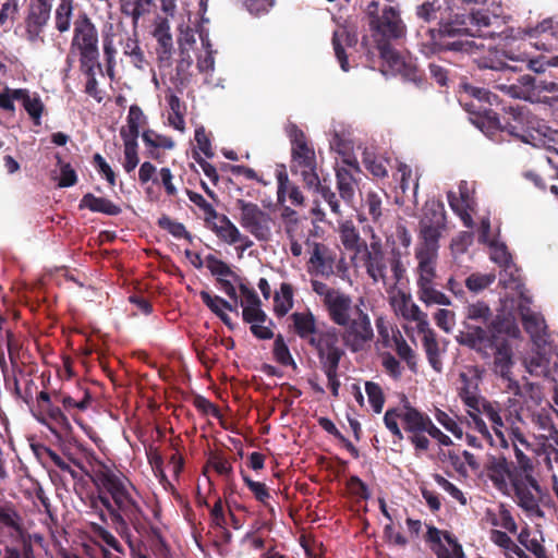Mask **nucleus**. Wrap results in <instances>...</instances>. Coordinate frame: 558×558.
Listing matches in <instances>:
<instances>
[{"label":"nucleus","mask_w":558,"mask_h":558,"mask_svg":"<svg viewBox=\"0 0 558 558\" xmlns=\"http://www.w3.org/2000/svg\"><path fill=\"white\" fill-rule=\"evenodd\" d=\"M481 69H488L497 73L507 74L515 71V68L507 64L497 53L483 58L478 62Z\"/></svg>","instance_id":"nucleus-57"},{"label":"nucleus","mask_w":558,"mask_h":558,"mask_svg":"<svg viewBox=\"0 0 558 558\" xmlns=\"http://www.w3.org/2000/svg\"><path fill=\"white\" fill-rule=\"evenodd\" d=\"M272 353H274V359L280 365L292 366L293 368H296V363L293 360L282 335H280V333L277 335L275 338Z\"/></svg>","instance_id":"nucleus-46"},{"label":"nucleus","mask_w":558,"mask_h":558,"mask_svg":"<svg viewBox=\"0 0 558 558\" xmlns=\"http://www.w3.org/2000/svg\"><path fill=\"white\" fill-rule=\"evenodd\" d=\"M518 498V505L525 511H539L538 499L532 489L539 493L541 486L533 475H515L511 484Z\"/></svg>","instance_id":"nucleus-17"},{"label":"nucleus","mask_w":558,"mask_h":558,"mask_svg":"<svg viewBox=\"0 0 558 558\" xmlns=\"http://www.w3.org/2000/svg\"><path fill=\"white\" fill-rule=\"evenodd\" d=\"M293 306V288L288 282H282L280 291L274 296V312L278 317H283Z\"/></svg>","instance_id":"nucleus-37"},{"label":"nucleus","mask_w":558,"mask_h":558,"mask_svg":"<svg viewBox=\"0 0 558 558\" xmlns=\"http://www.w3.org/2000/svg\"><path fill=\"white\" fill-rule=\"evenodd\" d=\"M290 319L292 322L293 332L307 344L312 341V338L316 337L322 331V327L317 325L315 315L308 310L292 313Z\"/></svg>","instance_id":"nucleus-21"},{"label":"nucleus","mask_w":558,"mask_h":558,"mask_svg":"<svg viewBox=\"0 0 558 558\" xmlns=\"http://www.w3.org/2000/svg\"><path fill=\"white\" fill-rule=\"evenodd\" d=\"M539 94L545 98L539 102L558 108V81L539 78Z\"/></svg>","instance_id":"nucleus-54"},{"label":"nucleus","mask_w":558,"mask_h":558,"mask_svg":"<svg viewBox=\"0 0 558 558\" xmlns=\"http://www.w3.org/2000/svg\"><path fill=\"white\" fill-rule=\"evenodd\" d=\"M362 207L374 223H379L383 217V202L381 197L376 192H367L363 199Z\"/></svg>","instance_id":"nucleus-45"},{"label":"nucleus","mask_w":558,"mask_h":558,"mask_svg":"<svg viewBox=\"0 0 558 558\" xmlns=\"http://www.w3.org/2000/svg\"><path fill=\"white\" fill-rule=\"evenodd\" d=\"M464 330L457 337L459 344L476 351L482 357H489V348L501 336L518 338L520 329L515 322L506 315H494L485 301H476L465 306Z\"/></svg>","instance_id":"nucleus-5"},{"label":"nucleus","mask_w":558,"mask_h":558,"mask_svg":"<svg viewBox=\"0 0 558 558\" xmlns=\"http://www.w3.org/2000/svg\"><path fill=\"white\" fill-rule=\"evenodd\" d=\"M236 208L240 210L239 222L257 241L268 242L271 239V225L274 220L269 213L263 210L257 204L236 199Z\"/></svg>","instance_id":"nucleus-13"},{"label":"nucleus","mask_w":558,"mask_h":558,"mask_svg":"<svg viewBox=\"0 0 558 558\" xmlns=\"http://www.w3.org/2000/svg\"><path fill=\"white\" fill-rule=\"evenodd\" d=\"M490 258L501 268L508 267V269H510L512 267L511 263L513 262V259L505 244H496L494 246Z\"/></svg>","instance_id":"nucleus-63"},{"label":"nucleus","mask_w":558,"mask_h":558,"mask_svg":"<svg viewBox=\"0 0 558 558\" xmlns=\"http://www.w3.org/2000/svg\"><path fill=\"white\" fill-rule=\"evenodd\" d=\"M206 267L214 276H218V278L232 277L236 282L241 280V278L230 268L227 263L217 258L213 254L206 256Z\"/></svg>","instance_id":"nucleus-47"},{"label":"nucleus","mask_w":558,"mask_h":558,"mask_svg":"<svg viewBox=\"0 0 558 558\" xmlns=\"http://www.w3.org/2000/svg\"><path fill=\"white\" fill-rule=\"evenodd\" d=\"M89 478L97 492L89 498L90 507L98 510L100 504L118 527L124 530L130 523L138 531L144 513L132 497L133 486L129 478L119 470H113L101 461L93 468Z\"/></svg>","instance_id":"nucleus-4"},{"label":"nucleus","mask_w":558,"mask_h":558,"mask_svg":"<svg viewBox=\"0 0 558 558\" xmlns=\"http://www.w3.org/2000/svg\"><path fill=\"white\" fill-rule=\"evenodd\" d=\"M307 262V271L312 276L329 278L335 274L336 254L324 243L313 242Z\"/></svg>","instance_id":"nucleus-15"},{"label":"nucleus","mask_w":558,"mask_h":558,"mask_svg":"<svg viewBox=\"0 0 558 558\" xmlns=\"http://www.w3.org/2000/svg\"><path fill=\"white\" fill-rule=\"evenodd\" d=\"M80 68L87 77L85 93L93 97L97 102H101L104 100V95L102 90L98 88L95 71L96 69L101 71L100 62L80 63Z\"/></svg>","instance_id":"nucleus-34"},{"label":"nucleus","mask_w":558,"mask_h":558,"mask_svg":"<svg viewBox=\"0 0 558 558\" xmlns=\"http://www.w3.org/2000/svg\"><path fill=\"white\" fill-rule=\"evenodd\" d=\"M71 48L80 54V63L99 62L98 32L86 13L74 22Z\"/></svg>","instance_id":"nucleus-12"},{"label":"nucleus","mask_w":558,"mask_h":558,"mask_svg":"<svg viewBox=\"0 0 558 558\" xmlns=\"http://www.w3.org/2000/svg\"><path fill=\"white\" fill-rule=\"evenodd\" d=\"M436 420L448 430L450 432L454 437L461 438L463 435L462 428L460 425L456 422L454 418L449 416L446 412L441 410H437Z\"/></svg>","instance_id":"nucleus-64"},{"label":"nucleus","mask_w":558,"mask_h":558,"mask_svg":"<svg viewBox=\"0 0 558 558\" xmlns=\"http://www.w3.org/2000/svg\"><path fill=\"white\" fill-rule=\"evenodd\" d=\"M464 109L475 117L473 123L486 135L504 133V118L501 119L490 107H480L475 101H471L464 102Z\"/></svg>","instance_id":"nucleus-16"},{"label":"nucleus","mask_w":558,"mask_h":558,"mask_svg":"<svg viewBox=\"0 0 558 558\" xmlns=\"http://www.w3.org/2000/svg\"><path fill=\"white\" fill-rule=\"evenodd\" d=\"M396 343V352L401 360H403L408 367L412 372H416V356L412 348L404 340L402 335L399 332L398 336L393 337Z\"/></svg>","instance_id":"nucleus-48"},{"label":"nucleus","mask_w":558,"mask_h":558,"mask_svg":"<svg viewBox=\"0 0 558 558\" xmlns=\"http://www.w3.org/2000/svg\"><path fill=\"white\" fill-rule=\"evenodd\" d=\"M0 523L20 534L23 532L21 515L12 506L0 507Z\"/></svg>","instance_id":"nucleus-52"},{"label":"nucleus","mask_w":558,"mask_h":558,"mask_svg":"<svg viewBox=\"0 0 558 558\" xmlns=\"http://www.w3.org/2000/svg\"><path fill=\"white\" fill-rule=\"evenodd\" d=\"M363 260L368 277L375 283L381 282L384 287H396L407 272L401 252L392 248L389 254L386 253L373 230L369 246L363 252Z\"/></svg>","instance_id":"nucleus-8"},{"label":"nucleus","mask_w":558,"mask_h":558,"mask_svg":"<svg viewBox=\"0 0 558 558\" xmlns=\"http://www.w3.org/2000/svg\"><path fill=\"white\" fill-rule=\"evenodd\" d=\"M496 279V275L493 272L481 274L473 272L465 279V287L474 293H478L488 288Z\"/></svg>","instance_id":"nucleus-49"},{"label":"nucleus","mask_w":558,"mask_h":558,"mask_svg":"<svg viewBox=\"0 0 558 558\" xmlns=\"http://www.w3.org/2000/svg\"><path fill=\"white\" fill-rule=\"evenodd\" d=\"M498 96L484 87H477L470 83L463 82L460 84V104L464 107V102L475 101L476 106L490 107L496 102Z\"/></svg>","instance_id":"nucleus-25"},{"label":"nucleus","mask_w":558,"mask_h":558,"mask_svg":"<svg viewBox=\"0 0 558 558\" xmlns=\"http://www.w3.org/2000/svg\"><path fill=\"white\" fill-rule=\"evenodd\" d=\"M494 351V372L499 377H508L511 374L514 365L513 351L509 341L501 336L496 339L494 344L489 348V355Z\"/></svg>","instance_id":"nucleus-20"},{"label":"nucleus","mask_w":558,"mask_h":558,"mask_svg":"<svg viewBox=\"0 0 558 558\" xmlns=\"http://www.w3.org/2000/svg\"><path fill=\"white\" fill-rule=\"evenodd\" d=\"M158 226L167 230L170 234H172L177 239H186L192 242V236L190 232L185 229L184 225L178 221L172 220L169 216L163 215L158 219Z\"/></svg>","instance_id":"nucleus-51"},{"label":"nucleus","mask_w":558,"mask_h":558,"mask_svg":"<svg viewBox=\"0 0 558 558\" xmlns=\"http://www.w3.org/2000/svg\"><path fill=\"white\" fill-rule=\"evenodd\" d=\"M365 391L373 411L377 414L380 413L385 404V396L381 387L377 383L366 381Z\"/></svg>","instance_id":"nucleus-50"},{"label":"nucleus","mask_w":558,"mask_h":558,"mask_svg":"<svg viewBox=\"0 0 558 558\" xmlns=\"http://www.w3.org/2000/svg\"><path fill=\"white\" fill-rule=\"evenodd\" d=\"M524 34L529 38H558V17L549 16L537 22L535 25H527Z\"/></svg>","instance_id":"nucleus-31"},{"label":"nucleus","mask_w":558,"mask_h":558,"mask_svg":"<svg viewBox=\"0 0 558 558\" xmlns=\"http://www.w3.org/2000/svg\"><path fill=\"white\" fill-rule=\"evenodd\" d=\"M347 167H338L336 169V179H337V189L339 191L340 197L348 205H352L355 195V189L357 186L356 180L354 178L353 171L359 172V166L353 163H348Z\"/></svg>","instance_id":"nucleus-23"},{"label":"nucleus","mask_w":558,"mask_h":558,"mask_svg":"<svg viewBox=\"0 0 558 558\" xmlns=\"http://www.w3.org/2000/svg\"><path fill=\"white\" fill-rule=\"evenodd\" d=\"M217 222L209 223L210 229L215 234L229 245L236 244L240 239V230L226 215L217 213Z\"/></svg>","instance_id":"nucleus-28"},{"label":"nucleus","mask_w":558,"mask_h":558,"mask_svg":"<svg viewBox=\"0 0 558 558\" xmlns=\"http://www.w3.org/2000/svg\"><path fill=\"white\" fill-rule=\"evenodd\" d=\"M446 228V213L440 201H428L418 222V242L414 250L416 284L420 301L426 305H450V299L436 289V266L439 257V240Z\"/></svg>","instance_id":"nucleus-2"},{"label":"nucleus","mask_w":558,"mask_h":558,"mask_svg":"<svg viewBox=\"0 0 558 558\" xmlns=\"http://www.w3.org/2000/svg\"><path fill=\"white\" fill-rule=\"evenodd\" d=\"M493 82L496 89L504 92L511 98L523 99L530 102H539L545 99L539 94V78L535 76L524 74L517 77L514 82H510L509 77H507V82H502L499 75Z\"/></svg>","instance_id":"nucleus-14"},{"label":"nucleus","mask_w":558,"mask_h":558,"mask_svg":"<svg viewBox=\"0 0 558 558\" xmlns=\"http://www.w3.org/2000/svg\"><path fill=\"white\" fill-rule=\"evenodd\" d=\"M124 145V161L123 168L125 172H132L138 165L140 158L137 154V141L123 140Z\"/></svg>","instance_id":"nucleus-56"},{"label":"nucleus","mask_w":558,"mask_h":558,"mask_svg":"<svg viewBox=\"0 0 558 558\" xmlns=\"http://www.w3.org/2000/svg\"><path fill=\"white\" fill-rule=\"evenodd\" d=\"M16 100L23 101V107L36 123H39L44 105L39 98H31L27 89L19 88L15 93Z\"/></svg>","instance_id":"nucleus-40"},{"label":"nucleus","mask_w":558,"mask_h":558,"mask_svg":"<svg viewBox=\"0 0 558 558\" xmlns=\"http://www.w3.org/2000/svg\"><path fill=\"white\" fill-rule=\"evenodd\" d=\"M142 140L150 148L148 157L158 161L160 160V154L157 151L158 148L172 149L174 147V142L171 137L158 134L154 130L144 131Z\"/></svg>","instance_id":"nucleus-30"},{"label":"nucleus","mask_w":558,"mask_h":558,"mask_svg":"<svg viewBox=\"0 0 558 558\" xmlns=\"http://www.w3.org/2000/svg\"><path fill=\"white\" fill-rule=\"evenodd\" d=\"M339 238L344 248L355 254L363 253L369 246L361 239L359 230L350 220L339 226Z\"/></svg>","instance_id":"nucleus-27"},{"label":"nucleus","mask_w":558,"mask_h":558,"mask_svg":"<svg viewBox=\"0 0 558 558\" xmlns=\"http://www.w3.org/2000/svg\"><path fill=\"white\" fill-rule=\"evenodd\" d=\"M301 175L304 184L310 189H315L325 202H327L333 214L341 215L340 203L336 193L329 186L320 182L316 172V167L301 168Z\"/></svg>","instance_id":"nucleus-22"},{"label":"nucleus","mask_w":558,"mask_h":558,"mask_svg":"<svg viewBox=\"0 0 558 558\" xmlns=\"http://www.w3.org/2000/svg\"><path fill=\"white\" fill-rule=\"evenodd\" d=\"M241 475H242L244 483L246 484L248 489L253 493L256 500L266 505L268 499L270 498L267 486L264 483L253 481L243 471L241 472Z\"/></svg>","instance_id":"nucleus-60"},{"label":"nucleus","mask_w":558,"mask_h":558,"mask_svg":"<svg viewBox=\"0 0 558 558\" xmlns=\"http://www.w3.org/2000/svg\"><path fill=\"white\" fill-rule=\"evenodd\" d=\"M292 160L299 168L316 167L315 151L307 144L291 149Z\"/></svg>","instance_id":"nucleus-44"},{"label":"nucleus","mask_w":558,"mask_h":558,"mask_svg":"<svg viewBox=\"0 0 558 558\" xmlns=\"http://www.w3.org/2000/svg\"><path fill=\"white\" fill-rule=\"evenodd\" d=\"M154 0H121V11L132 19L136 26L138 20L150 12Z\"/></svg>","instance_id":"nucleus-36"},{"label":"nucleus","mask_w":558,"mask_h":558,"mask_svg":"<svg viewBox=\"0 0 558 558\" xmlns=\"http://www.w3.org/2000/svg\"><path fill=\"white\" fill-rule=\"evenodd\" d=\"M312 290L322 298L329 320L343 328L342 340L352 353H357L373 340L374 330L364 300L355 302L351 295L339 289L312 279Z\"/></svg>","instance_id":"nucleus-3"},{"label":"nucleus","mask_w":558,"mask_h":558,"mask_svg":"<svg viewBox=\"0 0 558 558\" xmlns=\"http://www.w3.org/2000/svg\"><path fill=\"white\" fill-rule=\"evenodd\" d=\"M481 414H484L492 422L493 429L496 436L500 439L501 446L508 447L505 433L502 432V418L496 405L487 401L486 404H484V408H482Z\"/></svg>","instance_id":"nucleus-41"},{"label":"nucleus","mask_w":558,"mask_h":558,"mask_svg":"<svg viewBox=\"0 0 558 558\" xmlns=\"http://www.w3.org/2000/svg\"><path fill=\"white\" fill-rule=\"evenodd\" d=\"M78 208L89 209L93 213H100L108 216H118L122 209L119 205L114 204L111 199L100 196H95L93 193H86L80 201Z\"/></svg>","instance_id":"nucleus-26"},{"label":"nucleus","mask_w":558,"mask_h":558,"mask_svg":"<svg viewBox=\"0 0 558 558\" xmlns=\"http://www.w3.org/2000/svg\"><path fill=\"white\" fill-rule=\"evenodd\" d=\"M368 26L380 59L385 64L398 69L402 62L401 56L393 48V43L403 38L407 32L399 12L390 5H386L380 12V17L371 20Z\"/></svg>","instance_id":"nucleus-9"},{"label":"nucleus","mask_w":558,"mask_h":558,"mask_svg":"<svg viewBox=\"0 0 558 558\" xmlns=\"http://www.w3.org/2000/svg\"><path fill=\"white\" fill-rule=\"evenodd\" d=\"M497 16L486 10L466 11L448 0L447 9L437 28H425L417 33V46L426 57L445 51L472 56L478 53L483 45L470 38L493 36L490 26Z\"/></svg>","instance_id":"nucleus-1"},{"label":"nucleus","mask_w":558,"mask_h":558,"mask_svg":"<svg viewBox=\"0 0 558 558\" xmlns=\"http://www.w3.org/2000/svg\"><path fill=\"white\" fill-rule=\"evenodd\" d=\"M337 325L322 324V331L307 344L316 355L319 368L339 367L348 348L343 340V329L340 331Z\"/></svg>","instance_id":"nucleus-10"},{"label":"nucleus","mask_w":558,"mask_h":558,"mask_svg":"<svg viewBox=\"0 0 558 558\" xmlns=\"http://www.w3.org/2000/svg\"><path fill=\"white\" fill-rule=\"evenodd\" d=\"M422 342L428 363L430 364L435 372L441 373L442 362L439 354V347L438 341L436 339V333L428 332L427 336L423 337Z\"/></svg>","instance_id":"nucleus-39"},{"label":"nucleus","mask_w":558,"mask_h":558,"mask_svg":"<svg viewBox=\"0 0 558 558\" xmlns=\"http://www.w3.org/2000/svg\"><path fill=\"white\" fill-rule=\"evenodd\" d=\"M520 312L522 325L525 331L534 341L542 339L546 329L544 319L538 314L532 312L529 307H521Z\"/></svg>","instance_id":"nucleus-33"},{"label":"nucleus","mask_w":558,"mask_h":558,"mask_svg":"<svg viewBox=\"0 0 558 558\" xmlns=\"http://www.w3.org/2000/svg\"><path fill=\"white\" fill-rule=\"evenodd\" d=\"M485 470L494 486L500 492H505L508 488V481L512 484L513 476L519 475L518 472L513 470L512 462H508L502 456L490 457L486 463Z\"/></svg>","instance_id":"nucleus-18"},{"label":"nucleus","mask_w":558,"mask_h":558,"mask_svg":"<svg viewBox=\"0 0 558 558\" xmlns=\"http://www.w3.org/2000/svg\"><path fill=\"white\" fill-rule=\"evenodd\" d=\"M37 421L45 425L57 438L72 432L71 423L64 412L72 414L74 410L85 411L93 401L90 392L84 396H72L64 388L51 391H40L36 398Z\"/></svg>","instance_id":"nucleus-6"},{"label":"nucleus","mask_w":558,"mask_h":558,"mask_svg":"<svg viewBox=\"0 0 558 558\" xmlns=\"http://www.w3.org/2000/svg\"><path fill=\"white\" fill-rule=\"evenodd\" d=\"M343 44H345L347 46H353L355 44V37L351 36L347 29L335 31L332 35V46L335 54L340 63V68L344 72H348L350 70V65Z\"/></svg>","instance_id":"nucleus-32"},{"label":"nucleus","mask_w":558,"mask_h":558,"mask_svg":"<svg viewBox=\"0 0 558 558\" xmlns=\"http://www.w3.org/2000/svg\"><path fill=\"white\" fill-rule=\"evenodd\" d=\"M93 165L97 169V171L105 177L110 186H114L117 182V177L114 171L111 169L106 159L99 154L96 153L93 156Z\"/></svg>","instance_id":"nucleus-62"},{"label":"nucleus","mask_w":558,"mask_h":558,"mask_svg":"<svg viewBox=\"0 0 558 558\" xmlns=\"http://www.w3.org/2000/svg\"><path fill=\"white\" fill-rule=\"evenodd\" d=\"M401 421L403 430L408 435V440L413 445L416 454L426 452L429 449L430 441L426 433L432 424V418L424 412L412 407L404 397L401 407L389 408L384 415L386 428L398 439L404 438L398 421Z\"/></svg>","instance_id":"nucleus-7"},{"label":"nucleus","mask_w":558,"mask_h":558,"mask_svg":"<svg viewBox=\"0 0 558 558\" xmlns=\"http://www.w3.org/2000/svg\"><path fill=\"white\" fill-rule=\"evenodd\" d=\"M74 11V0H59L54 10V27L63 34L70 31Z\"/></svg>","instance_id":"nucleus-35"},{"label":"nucleus","mask_w":558,"mask_h":558,"mask_svg":"<svg viewBox=\"0 0 558 558\" xmlns=\"http://www.w3.org/2000/svg\"><path fill=\"white\" fill-rule=\"evenodd\" d=\"M502 125L504 133L519 138L523 143L536 145V141H541V137L545 136L539 121L524 108L509 107L506 110Z\"/></svg>","instance_id":"nucleus-11"},{"label":"nucleus","mask_w":558,"mask_h":558,"mask_svg":"<svg viewBox=\"0 0 558 558\" xmlns=\"http://www.w3.org/2000/svg\"><path fill=\"white\" fill-rule=\"evenodd\" d=\"M402 64L397 69L392 68L390 64H386L388 69L392 72L400 73L407 81L413 82L417 86H422L425 83V78L423 76L422 71H420L416 66L412 64L405 63V61L401 58Z\"/></svg>","instance_id":"nucleus-53"},{"label":"nucleus","mask_w":558,"mask_h":558,"mask_svg":"<svg viewBox=\"0 0 558 558\" xmlns=\"http://www.w3.org/2000/svg\"><path fill=\"white\" fill-rule=\"evenodd\" d=\"M154 37L157 40L156 54L159 66H170L173 41L170 34V27L167 22L158 24L154 31Z\"/></svg>","instance_id":"nucleus-24"},{"label":"nucleus","mask_w":558,"mask_h":558,"mask_svg":"<svg viewBox=\"0 0 558 558\" xmlns=\"http://www.w3.org/2000/svg\"><path fill=\"white\" fill-rule=\"evenodd\" d=\"M434 481L439 485L444 490H446L452 498L458 500L461 505H466V498L463 495L462 490L459 489L454 484L449 482L442 475L436 473L433 475Z\"/></svg>","instance_id":"nucleus-61"},{"label":"nucleus","mask_w":558,"mask_h":558,"mask_svg":"<svg viewBox=\"0 0 558 558\" xmlns=\"http://www.w3.org/2000/svg\"><path fill=\"white\" fill-rule=\"evenodd\" d=\"M186 195L193 204L204 211L206 223L209 225L210 220L217 217V210L201 194L186 190Z\"/></svg>","instance_id":"nucleus-59"},{"label":"nucleus","mask_w":558,"mask_h":558,"mask_svg":"<svg viewBox=\"0 0 558 558\" xmlns=\"http://www.w3.org/2000/svg\"><path fill=\"white\" fill-rule=\"evenodd\" d=\"M447 3L448 0L442 3L438 0L426 1L416 8V15L427 23L436 22L438 25L442 13L447 9Z\"/></svg>","instance_id":"nucleus-38"},{"label":"nucleus","mask_w":558,"mask_h":558,"mask_svg":"<svg viewBox=\"0 0 558 558\" xmlns=\"http://www.w3.org/2000/svg\"><path fill=\"white\" fill-rule=\"evenodd\" d=\"M511 268L504 267L500 271V283L504 288H510L514 290H520L523 287L521 280L520 269L517 267L514 262L511 263Z\"/></svg>","instance_id":"nucleus-55"},{"label":"nucleus","mask_w":558,"mask_h":558,"mask_svg":"<svg viewBox=\"0 0 558 558\" xmlns=\"http://www.w3.org/2000/svg\"><path fill=\"white\" fill-rule=\"evenodd\" d=\"M58 165H60L59 187H70L77 183L76 171L69 162H63L60 156H57Z\"/></svg>","instance_id":"nucleus-58"},{"label":"nucleus","mask_w":558,"mask_h":558,"mask_svg":"<svg viewBox=\"0 0 558 558\" xmlns=\"http://www.w3.org/2000/svg\"><path fill=\"white\" fill-rule=\"evenodd\" d=\"M51 12L36 9L28 5L27 14L24 20L25 38L31 44H44V29L50 20Z\"/></svg>","instance_id":"nucleus-19"},{"label":"nucleus","mask_w":558,"mask_h":558,"mask_svg":"<svg viewBox=\"0 0 558 558\" xmlns=\"http://www.w3.org/2000/svg\"><path fill=\"white\" fill-rule=\"evenodd\" d=\"M146 124V117L137 105H133L129 109L126 117V126L120 130L122 140L137 141L140 135V128Z\"/></svg>","instance_id":"nucleus-29"},{"label":"nucleus","mask_w":558,"mask_h":558,"mask_svg":"<svg viewBox=\"0 0 558 558\" xmlns=\"http://www.w3.org/2000/svg\"><path fill=\"white\" fill-rule=\"evenodd\" d=\"M123 53L130 58V62L137 69H144L146 63L144 52L135 37H128L122 44Z\"/></svg>","instance_id":"nucleus-42"},{"label":"nucleus","mask_w":558,"mask_h":558,"mask_svg":"<svg viewBox=\"0 0 558 558\" xmlns=\"http://www.w3.org/2000/svg\"><path fill=\"white\" fill-rule=\"evenodd\" d=\"M199 298L203 303L216 315H220L223 310H228L230 312H236V306L226 301L221 296L211 295L210 292L202 290L199 292Z\"/></svg>","instance_id":"nucleus-43"}]
</instances>
